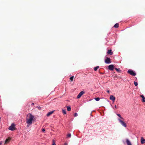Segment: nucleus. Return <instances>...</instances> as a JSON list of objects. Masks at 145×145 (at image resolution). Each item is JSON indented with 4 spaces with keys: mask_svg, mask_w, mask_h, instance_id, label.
<instances>
[{
    "mask_svg": "<svg viewBox=\"0 0 145 145\" xmlns=\"http://www.w3.org/2000/svg\"><path fill=\"white\" fill-rule=\"evenodd\" d=\"M34 116L31 114H29L28 118L26 119V123L27 125V127H28L31 125L32 123V121L34 120Z\"/></svg>",
    "mask_w": 145,
    "mask_h": 145,
    "instance_id": "obj_1",
    "label": "nucleus"
},
{
    "mask_svg": "<svg viewBox=\"0 0 145 145\" xmlns=\"http://www.w3.org/2000/svg\"><path fill=\"white\" fill-rule=\"evenodd\" d=\"M118 120L119 121V122L121 124L125 127H127V125L126 123L124 122V121L120 119H118Z\"/></svg>",
    "mask_w": 145,
    "mask_h": 145,
    "instance_id": "obj_2",
    "label": "nucleus"
},
{
    "mask_svg": "<svg viewBox=\"0 0 145 145\" xmlns=\"http://www.w3.org/2000/svg\"><path fill=\"white\" fill-rule=\"evenodd\" d=\"M15 125L14 123H12L11 125L9 127L8 129L11 131H13L15 129Z\"/></svg>",
    "mask_w": 145,
    "mask_h": 145,
    "instance_id": "obj_3",
    "label": "nucleus"
},
{
    "mask_svg": "<svg viewBox=\"0 0 145 145\" xmlns=\"http://www.w3.org/2000/svg\"><path fill=\"white\" fill-rule=\"evenodd\" d=\"M128 72L129 74L132 76H135L136 75V73L135 72L132 70H128Z\"/></svg>",
    "mask_w": 145,
    "mask_h": 145,
    "instance_id": "obj_4",
    "label": "nucleus"
},
{
    "mask_svg": "<svg viewBox=\"0 0 145 145\" xmlns=\"http://www.w3.org/2000/svg\"><path fill=\"white\" fill-rule=\"evenodd\" d=\"M105 62L107 64H109L111 63V62L110 59L109 58L107 57L105 60Z\"/></svg>",
    "mask_w": 145,
    "mask_h": 145,
    "instance_id": "obj_5",
    "label": "nucleus"
},
{
    "mask_svg": "<svg viewBox=\"0 0 145 145\" xmlns=\"http://www.w3.org/2000/svg\"><path fill=\"white\" fill-rule=\"evenodd\" d=\"M84 93V91H81L77 96L78 99L80 98L81 97Z\"/></svg>",
    "mask_w": 145,
    "mask_h": 145,
    "instance_id": "obj_6",
    "label": "nucleus"
},
{
    "mask_svg": "<svg viewBox=\"0 0 145 145\" xmlns=\"http://www.w3.org/2000/svg\"><path fill=\"white\" fill-rule=\"evenodd\" d=\"M110 99L112 100V101L114 102L115 100V98L114 96H113L112 95H111L110 96Z\"/></svg>",
    "mask_w": 145,
    "mask_h": 145,
    "instance_id": "obj_7",
    "label": "nucleus"
},
{
    "mask_svg": "<svg viewBox=\"0 0 145 145\" xmlns=\"http://www.w3.org/2000/svg\"><path fill=\"white\" fill-rule=\"evenodd\" d=\"M108 69L111 71H112L114 69V66L113 65H110L108 66Z\"/></svg>",
    "mask_w": 145,
    "mask_h": 145,
    "instance_id": "obj_8",
    "label": "nucleus"
},
{
    "mask_svg": "<svg viewBox=\"0 0 145 145\" xmlns=\"http://www.w3.org/2000/svg\"><path fill=\"white\" fill-rule=\"evenodd\" d=\"M126 142L127 145H132L131 142L128 139H126Z\"/></svg>",
    "mask_w": 145,
    "mask_h": 145,
    "instance_id": "obj_9",
    "label": "nucleus"
},
{
    "mask_svg": "<svg viewBox=\"0 0 145 145\" xmlns=\"http://www.w3.org/2000/svg\"><path fill=\"white\" fill-rule=\"evenodd\" d=\"M107 54H110V55H112L113 54V52H112V50H108L107 51Z\"/></svg>",
    "mask_w": 145,
    "mask_h": 145,
    "instance_id": "obj_10",
    "label": "nucleus"
},
{
    "mask_svg": "<svg viewBox=\"0 0 145 145\" xmlns=\"http://www.w3.org/2000/svg\"><path fill=\"white\" fill-rule=\"evenodd\" d=\"M141 142L142 144L144 143H145V139H144L143 137H142L141 139Z\"/></svg>",
    "mask_w": 145,
    "mask_h": 145,
    "instance_id": "obj_11",
    "label": "nucleus"
},
{
    "mask_svg": "<svg viewBox=\"0 0 145 145\" xmlns=\"http://www.w3.org/2000/svg\"><path fill=\"white\" fill-rule=\"evenodd\" d=\"M10 139L9 138L7 139L6 140L5 142V144H7V143L9 142L10 141Z\"/></svg>",
    "mask_w": 145,
    "mask_h": 145,
    "instance_id": "obj_12",
    "label": "nucleus"
},
{
    "mask_svg": "<svg viewBox=\"0 0 145 145\" xmlns=\"http://www.w3.org/2000/svg\"><path fill=\"white\" fill-rule=\"evenodd\" d=\"M54 112V111H52L48 112L47 114V116H49L51 114H52Z\"/></svg>",
    "mask_w": 145,
    "mask_h": 145,
    "instance_id": "obj_13",
    "label": "nucleus"
},
{
    "mask_svg": "<svg viewBox=\"0 0 145 145\" xmlns=\"http://www.w3.org/2000/svg\"><path fill=\"white\" fill-rule=\"evenodd\" d=\"M116 115L121 119H122V120H124V119L121 116V115L119 114H117Z\"/></svg>",
    "mask_w": 145,
    "mask_h": 145,
    "instance_id": "obj_14",
    "label": "nucleus"
},
{
    "mask_svg": "<svg viewBox=\"0 0 145 145\" xmlns=\"http://www.w3.org/2000/svg\"><path fill=\"white\" fill-rule=\"evenodd\" d=\"M141 97L142 98V102H144L145 101V98L143 95H142Z\"/></svg>",
    "mask_w": 145,
    "mask_h": 145,
    "instance_id": "obj_15",
    "label": "nucleus"
},
{
    "mask_svg": "<svg viewBox=\"0 0 145 145\" xmlns=\"http://www.w3.org/2000/svg\"><path fill=\"white\" fill-rule=\"evenodd\" d=\"M71 108L70 106H67V110L68 111H70L71 110Z\"/></svg>",
    "mask_w": 145,
    "mask_h": 145,
    "instance_id": "obj_16",
    "label": "nucleus"
},
{
    "mask_svg": "<svg viewBox=\"0 0 145 145\" xmlns=\"http://www.w3.org/2000/svg\"><path fill=\"white\" fill-rule=\"evenodd\" d=\"M119 27V24L118 23L114 25V27L115 28H118Z\"/></svg>",
    "mask_w": 145,
    "mask_h": 145,
    "instance_id": "obj_17",
    "label": "nucleus"
},
{
    "mask_svg": "<svg viewBox=\"0 0 145 145\" xmlns=\"http://www.w3.org/2000/svg\"><path fill=\"white\" fill-rule=\"evenodd\" d=\"M99 67V66H97L95 67L94 68V70L95 71H96L97 69H98Z\"/></svg>",
    "mask_w": 145,
    "mask_h": 145,
    "instance_id": "obj_18",
    "label": "nucleus"
},
{
    "mask_svg": "<svg viewBox=\"0 0 145 145\" xmlns=\"http://www.w3.org/2000/svg\"><path fill=\"white\" fill-rule=\"evenodd\" d=\"M62 110V112L63 114H66V111L65 110L63 109Z\"/></svg>",
    "mask_w": 145,
    "mask_h": 145,
    "instance_id": "obj_19",
    "label": "nucleus"
},
{
    "mask_svg": "<svg viewBox=\"0 0 145 145\" xmlns=\"http://www.w3.org/2000/svg\"><path fill=\"white\" fill-rule=\"evenodd\" d=\"M94 99L95 100V101H98L100 99V98L99 97L95 98H94Z\"/></svg>",
    "mask_w": 145,
    "mask_h": 145,
    "instance_id": "obj_20",
    "label": "nucleus"
},
{
    "mask_svg": "<svg viewBox=\"0 0 145 145\" xmlns=\"http://www.w3.org/2000/svg\"><path fill=\"white\" fill-rule=\"evenodd\" d=\"M74 78L73 76H72L70 78V79L71 80V81H72Z\"/></svg>",
    "mask_w": 145,
    "mask_h": 145,
    "instance_id": "obj_21",
    "label": "nucleus"
},
{
    "mask_svg": "<svg viewBox=\"0 0 145 145\" xmlns=\"http://www.w3.org/2000/svg\"><path fill=\"white\" fill-rule=\"evenodd\" d=\"M71 137V134L70 133H69L67 135V137L70 138Z\"/></svg>",
    "mask_w": 145,
    "mask_h": 145,
    "instance_id": "obj_22",
    "label": "nucleus"
},
{
    "mask_svg": "<svg viewBox=\"0 0 145 145\" xmlns=\"http://www.w3.org/2000/svg\"><path fill=\"white\" fill-rule=\"evenodd\" d=\"M115 69L117 71H120V68H115Z\"/></svg>",
    "mask_w": 145,
    "mask_h": 145,
    "instance_id": "obj_23",
    "label": "nucleus"
},
{
    "mask_svg": "<svg viewBox=\"0 0 145 145\" xmlns=\"http://www.w3.org/2000/svg\"><path fill=\"white\" fill-rule=\"evenodd\" d=\"M134 84L135 86H137L138 85V83L136 82H134Z\"/></svg>",
    "mask_w": 145,
    "mask_h": 145,
    "instance_id": "obj_24",
    "label": "nucleus"
},
{
    "mask_svg": "<svg viewBox=\"0 0 145 145\" xmlns=\"http://www.w3.org/2000/svg\"><path fill=\"white\" fill-rule=\"evenodd\" d=\"M74 116L75 117H76L78 116V114L77 113H75L74 114Z\"/></svg>",
    "mask_w": 145,
    "mask_h": 145,
    "instance_id": "obj_25",
    "label": "nucleus"
},
{
    "mask_svg": "<svg viewBox=\"0 0 145 145\" xmlns=\"http://www.w3.org/2000/svg\"><path fill=\"white\" fill-rule=\"evenodd\" d=\"M52 145H56V144L55 143L54 141V140H53V143Z\"/></svg>",
    "mask_w": 145,
    "mask_h": 145,
    "instance_id": "obj_26",
    "label": "nucleus"
},
{
    "mask_svg": "<svg viewBox=\"0 0 145 145\" xmlns=\"http://www.w3.org/2000/svg\"><path fill=\"white\" fill-rule=\"evenodd\" d=\"M38 109L39 110H40V109H41V107H39V106H37V107Z\"/></svg>",
    "mask_w": 145,
    "mask_h": 145,
    "instance_id": "obj_27",
    "label": "nucleus"
},
{
    "mask_svg": "<svg viewBox=\"0 0 145 145\" xmlns=\"http://www.w3.org/2000/svg\"><path fill=\"white\" fill-rule=\"evenodd\" d=\"M2 141H1L0 142V145H2Z\"/></svg>",
    "mask_w": 145,
    "mask_h": 145,
    "instance_id": "obj_28",
    "label": "nucleus"
},
{
    "mask_svg": "<svg viewBox=\"0 0 145 145\" xmlns=\"http://www.w3.org/2000/svg\"><path fill=\"white\" fill-rule=\"evenodd\" d=\"M42 131H43V132H44V131H45V129H42Z\"/></svg>",
    "mask_w": 145,
    "mask_h": 145,
    "instance_id": "obj_29",
    "label": "nucleus"
},
{
    "mask_svg": "<svg viewBox=\"0 0 145 145\" xmlns=\"http://www.w3.org/2000/svg\"><path fill=\"white\" fill-rule=\"evenodd\" d=\"M64 145H68V144L67 143H65L64 144Z\"/></svg>",
    "mask_w": 145,
    "mask_h": 145,
    "instance_id": "obj_30",
    "label": "nucleus"
},
{
    "mask_svg": "<svg viewBox=\"0 0 145 145\" xmlns=\"http://www.w3.org/2000/svg\"><path fill=\"white\" fill-rule=\"evenodd\" d=\"M115 108H117V106H116V105H115Z\"/></svg>",
    "mask_w": 145,
    "mask_h": 145,
    "instance_id": "obj_31",
    "label": "nucleus"
},
{
    "mask_svg": "<svg viewBox=\"0 0 145 145\" xmlns=\"http://www.w3.org/2000/svg\"><path fill=\"white\" fill-rule=\"evenodd\" d=\"M107 92L108 93H109V92H110V91L109 90H107Z\"/></svg>",
    "mask_w": 145,
    "mask_h": 145,
    "instance_id": "obj_32",
    "label": "nucleus"
},
{
    "mask_svg": "<svg viewBox=\"0 0 145 145\" xmlns=\"http://www.w3.org/2000/svg\"><path fill=\"white\" fill-rule=\"evenodd\" d=\"M32 105H34V103H32Z\"/></svg>",
    "mask_w": 145,
    "mask_h": 145,
    "instance_id": "obj_33",
    "label": "nucleus"
}]
</instances>
